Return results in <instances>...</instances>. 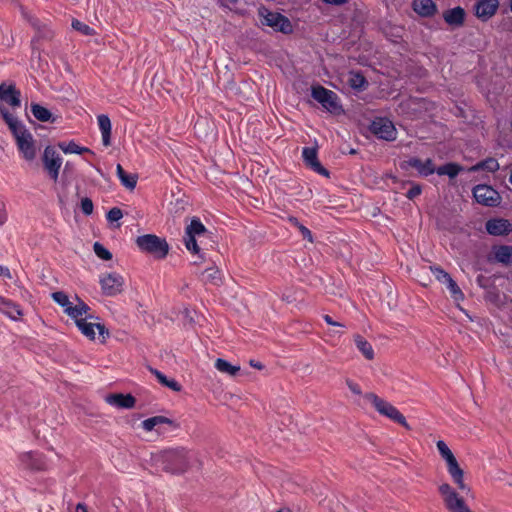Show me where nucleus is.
<instances>
[{
    "label": "nucleus",
    "instance_id": "nucleus-3",
    "mask_svg": "<svg viewBox=\"0 0 512 512\" xmlns=\"http://www.w3.org/2000/svg\"><path fill=\"white\" fill-rule=\"evenodd\" d=\"M364 397L374 406L379 414L404 426L405 428H409L404 415L391 403L385 401L374 393H366Z\"/></svg>",
    "mask_w": 512,
    "mask_h": 512
},
{
    "label": "nucleus",
    "instance_id": "nucleus-44",
    "mask_svg": "<svg viewBox=\"0 0 512 512\" xmlns=\"http://www.w3.org/2000/svg\"><path fill=\"white\" fill-rule=\"evenodd\" d=\"M437 449L442 456V458L447 461L448 459L454 457L452 451L449 449L447 444L443 440H439L436 444Z\"/></svg>",
    "mask_w": 512,
    "mask_h": 512
},
{
    "label": "nucleus",
    "instance_id": "nucleus-56",
    "mask_svg": "<svg viewBox=\"0 0 512 512\" xmlns=\"http://www.w3.org/2000/svg\"><path fill=\"white\" fill-rule=\"evenodd\" d=\"M349 0H322L325 4L328 5H334V6H341L348 2Z\"/></svg>",
    "mask_w": 512,
    "mask_h": 512
},
{
    "label": "nucleus",
    "instance_id": "nucleus-46",
    "mask_svg": "<svg viewBox=\"0 0 512 512\" xmlns=\"http://www.w3.org/2000/svg\"><path fill=\"white\" fill-rule=\"evenodd\" d=\"M93 202L90 198L85 197L81 200V210L85 215H91L93 212Z\"/></svg>",
    "mask_w": 512,
    "mask_h": 512
},
{
    "label": "nucleus",
    "instance_id": "nucleus-50",
    "mask_svg": "<svg viewBox=\"0 0 512 512\" xmlns=\"http://www.w3.org/2000/svg\"><path fill=\"white\" fill-rule=\"evenodd\" d=\"M155 418H156L157 426H160L162 424H167V425L173 426L174 428L177 427L175 422L170 418H167L165 416H155Z\"/></svg>",
    "mask_w": 512,
    "mask_h": 512
},
{
    "label": "nucleus",
    "instance_id": "nucleus-14",
    "mask_svg": "<svg viewBox=\"0 0 512 512\" xmlns=\"http://www.w3.org/2000/svg\"><path fill=\"white\" fill-rule=\"evenodd\" d=\"M0 115L5 123L8 125L11 133L13 134L15 141H18L21 136H26L30 131L26 128V126L19 121L15 116H13L7 108L0 105Z\"/></svg>",
    "mask_w": 512,
    "mask_h": 512
},
{
    "label": "nucleus",
    "instance_id": "nucleus-18",
    "mask_svg": "<svg viewBox=\"0 0 512 512\" xmlns=\"http://www.w3.org/2000/svg\"><path fill=\"white\" fill-rule=\"evenodd\" d=\"M499 7L498 0H479L475 4V15L482 21L489 20Z\"/></svg>",
    "mask_w": 512,
    "mask_h": 512
},
{
    "label": "nucleus",
    "instance_id": "nucleus-40",
    "mask_svg": "<svg viewBox=\"0 0 512 512\" xmlns=\"http://www.w3.org/2000/svg\"><path fill=\"white\" fill-rule=\"evenodd\" d=\"M445 285H446L447 289L449 290L451 297L455 301L458 302V301L464 300L463 292L461 291V289L459 288L457 283L452 279V277L447 281V283Z\"/></svg>",
    "mask_w": 512,
    "mask_h": 512
},
{
    "label": "nucleus",
    "instance_id": "nucleus-60",
    "mask_svg": "<svg viewBox=\"0 0 512 512\" xmlns=\"http://www.w3.org/2000/svg\"><path fill=\"white\" fill-rule=\"evenodd\" d=\"M288 221L291 225H293L294 227H297L298 229L303 225L300 223V221L296 217H293V216L289 217Z\"/></svg>",
    "mask_w": 512,
    "mask_h": 512
},
{
    "label": "nucleus",
    "instance_id": "nucleus-17",
    "mask_svg": "<svg viewBox=\"0 0 512 512\" xmlns=\"http://www.w3.org/2000/svg\"><path fill=\"white\" fill-rule=\"evenodd\" d=\"M21 93L14 84H0V100L7 103L11 107H20Z\"/></svg>",
    "mask_w": 512,
    "mask_h": 512
},
{
    "label": "nucleus",
    "instance_id": "nucleus-58",
    "mask_svg": "<svg viewBox=\"0 0 512 512\" xmlns=\"http://www.w3.org/2000/svg\"><path fill=\"white\" fill-rule=\"evenodd\" d=\"M0 276L11 279V273L8 267L0 265Z\"/></svg>",
    "mask_w": 512,
    "mask_h": 512
},
{
    "label": "nucleus",
    "instance_id": "nucleus-11",
    "mask_svg": "<svg viewBox=\"0 0 512 512\" xmlns=\"http://www.w3.org/2000/svg\"><path fill=\"white\" fill-rule=\"evenodd\" d=\"M99 283L104 295L116 296L123 290L124 279L120 274L112 272L102 275L99 279Z\"/></svg>",
    "mask_w": 512,
    "mask_h": 512
},
{
    "label": "nucleus",
    "instance_id": "nucleus-31",
    "mask_svg": "<svg viewBox=\"0 0 512 512\" xmlns=\"http://www.w3.org/2000/svg\"><path fill=\"white\" fill-rule=\"evenodd\" d=\"M349 86L356 91H363L368 86V81L361 72L351 71L348 78Z\"/></svg>",
    "mask_w": 512,
    "mask_h": 512
},
{
    "label": "nucleus",
    "instance_id": "nucleus-28",
    "mask_svg": "<svg viewBox=\"0 0 512 512\" xmlns=\"http://www.w3.org/2000/svg\"><path fill=\"white\" fill-rule=\"evenodd\" d=\"M494 259L503 265H512V246L500 245L493 249Z\"/></svg>",
    "mask_w": 512,
    "mask_h": 512
},
{
    "label": "nucleus",
    "instance_id": "nucleus-54",
    "mask_svg": "<svg viewBox=\"0 0 512 512\" xmlns=\"http://www.w3.org/2000/svg\"><path fill=\"white\" fill-rule=\"evenodd\" d=\"M7 220V213L5 209V204L0 201V226L3 225Z\"/></svg>",
    "mask_w": 512,
    "mask_h": 512
},
{
    "label": "nucleus",
    "instance_id": "nucleus-39",
    "mask_svg": "<svg viewBox=\"0 0 512 512\" xmlns=\"http://www.w3.org/2000/svg\"><path fill=\"white\" fill-rule=\"evenodd\" d=\"M204 277L206 282L212 283L214 285H219L221 282V273L220 270L216 267L207 268L204 271Z\"/></svg>",
    "mask_w": 512,
    "mask_h": 512
},
{
    "label": "nucleus",
    "instance_id": "nucleus-63",
    "mask_svg": "<svg viewBox=\"0 0 512 512\" xmlns=\"http://www.w3.org/2000/svg\"><path fill=\"white\" fill-rule=\"evenodd\" d=\"M76 512H88L87 506L84 503H78L76 506Z\"/></svg>",
    "mask_w": 512,
    "mask_h": 512
},
{
    "label": "nucleus",
    "instance_id": "nucleus-61",
    "mask_svg": "<svg viewBox=\"0 0 512 512\" xmlns=\"http://www.w3.org/2000/svg\"><path fill=\"white\" fill-rule=\"evenodd\" d=\"M477 281V284L482 287V288H485L486 287V281L487 279L483 276V275H479L476 279Z\"/></svg>",
    "mask_w": 512,
    "mask_h": 512
},
{
    "label": "nucleus",
    "instance_id": "nucleus-48",
    "mask_svg": "<svg viewBox=\"0 0 512 512\" xmlns=\"http://www.w3.org/2000/svg\"><path fill=\"white\" fill-rule=\"evenodd\" d=\"M142 427L145 431H152L153 429H155V427H157V424H156V418L155 416L154 417H150L148 419H145L143 422H142Z\"/></svg>",
    "mask_w": 512,
    "mask_h": 512
},
{
    "label": "nucleus",
    "instance_id": "nucleus-10",
    "mask_svg": "<svg viewBox=\"0 0 512 512\" xmlns=\"http://www.w3.org/2000/svg\"><path fill=\"white\" fill-rule=\"evenodd\" d=\"M62 157L57 153L54 147L47 146L44 149L42 162L44 169L47 171L50 179L57 182L59 171L62 166Z\"/></svg>",
    "mask_w": 512,
    "mask_h": 512
},
{
    "label": "nucleus",
    "instance_id": "nucleus-19",
    "mask_svg": "<svg viewBox=\"0 0 512 512\" xmlns=\"http://www.w3.org/2000/svg\"><path fill=\"white\" fill-rule=\"evenodd\" d=\"M16 145L25 160L32 161L35 159L36 146L31 132L24 137L21 136L19 140L16 141Z\"/></svg>",
    "mask_w": 512,
    "mask_h": 512
},
{
    "label": "nucleus",
    "instance_id": "nucleus-13",
    "mask_svg": "<svg viewBox=\"0 0 512 512\" xmlns=\"http://www.w3.org/2000/svg\"><path fill=\"white\" fill-rule=\"evenodd\" d=\"M302 158L306 167L319 175L329 177L330 172L320 163L318 151L315 147H304L302 149Z\"/></svg>",
    "mask_w": 512,
    "mask_h": 512
},
{
    "label": "nucleus",
    "instance_id": "nucleus-29",
    "mask_svg": "<svg viewBox=\"0 0 512 512\" xmlns=\"http://www.w3.org/2000/svg\"><path fill=\"white\" fill-rule=\"evenodd\" d=\"M464 170V167L456 162H448L444 165L436 167L435 173L439 176H448L450 179H453L458 176L460 172Z\"/></svg>",
    "mask_w": 512,
    "mask_h": 512
},
{
    "label": "nucleus",
    "instance_id": "nucleus-43",
    "mask_svg": "<svg viewBox=\"0 0 512 512\" xmlns=\"http://www.w3.org/2000/svg\"><path fill=\"white\" fill-rule=\"evenodd\" d=\"M93 250L96 256L102 260L108 261L112 259V253L99 242L94 243Z\"/></svg>",
    "mask_w": 512,
    "mask_h": 512
},
{
    "label": "nucleus",
    "instance_id": "nucleus-38",
    "mask_svg": "<svg viewBox=\"0 0 512 512\" xmlns=\"http://www.w3.org/2000/svg\"><path fill=\"white\" fill-rule=\"evenodd\" d=\"M52 298L64 309L65 313H67V309L73 304V302L69 300L68 295L62 291H56L52 293Z\"/></svg>",
    "mask_w": 512,
    "mask_h": 512
},
{
    "label": "nucleus",
    "instance_id": "nucleus-33",
    "mask_svg": "<svg viewBox=\"0 0 512 512\" xmlns=\"http://www.w3.org/2000/svg\"><path fill=\"white\" fill-rule=\"evenodd\" d=\"M58 147L65 153V154H82V153H89L91 155H94V152L90 150L87 147H81L79 146L75 141L71 140L68 143L66 142H60L58 143Z\"/></svg>",
    "mask_w": 512,
    "mask_h": 512
},
{
    "label": "nucleus",
    "instance_id": "nucleus-41",
    "mask_svg": "<svg viewBox=\"0 0 512 512\" xmlns=\"http://www.w3.org/2000/svg\"><path fill=\"white\" fill-rule=\"evenodd\" d=\"M72 28L85 36H92L95 34V30L89 25L81 22L80 20L73 19Z\"/></svg>",
    "mask_w": 512,
    "mask_h": 512
},
{
    "label": "nucleus",
    "instance_id": "nucleus-27",
    "mask_svg": "<svg viewBox=\"0 0 512 512\" xmlns=\"http://www.w3.org/2000/svg\"><path fill=\"white\" fill-rule=\"evenodd\" d=\"M98 126L102 135V143L104 146L111 145V129L112 124L108 115L100 114L97 116Z\"/></svg>",
    "mask_w": 512,
    "mask_h": 512
},
{
    "label": "nucleus",
    "instance_id": "nucleus-52",
    "mask_svg": "<svg viewBox=\"0 0 512 512\" xmlns=\"http://www.w3.org/2000/svg\"><path fill=\"white\" fill-rule=\"evenodd\" d=\"M346 383H347V386H348L349 390L352 393H354L356 395H360L362 393L361 388H360V386L357 383H355V382H353L351 380H347Z\"/></svg>",
    "mask_w": 512,
    "mask_h": 512
},
{
    "label": "nucleus",
    "instance_id": "nucleus-59",
    "mask_svg": "<svg viewBox=\"0 0 512 512\" xmlns=\"http://www.w3.org/2000/svg\"><path fill=\"white\" fill-rule=\"evenodd\" d=\"M249 364H250L251 367L256 368L258 370H262L264 368V365L261 362L256 361L254 359H251L249 361Z\"/></svg>",
    "mask_w": 512,
    "mask_h": 512
},
{
    "label": "nucleus",
    "instance_id": "nucleus-26",
    "mask_svg": "<svg viewBox=\"0 0 512 512\" xmlns=\"http://www.w3.org/2000/svg\"><path fill=\"white\" fill-rule=\"evenodd\" d=\"M413 10L421 17H432L437 12V6L433 0H414Z\"/></svg>",
    "mask_w": 512,
    "mask_h": 512
},
{
    "label": "nucleus",
    "instance_id": "nucleus-55",
    "mask_svg": "<svg viewBox=\"0 0 512 512\" xmlns=\"http://www.w3.org/2000/svg\"><path fill=\"white\" fill-rule=\"evenodd\" d=\"M323 319L325 320V322L331 326H336V327H344V325L342 323H339V322H336L332 319L331 316L329 315H324L323 316Z\"/></svg>",
    "mask_w": 512,
    "mask_h": 512
},
{
    "label": "nucleus",
    "instance_id": "nucleus-6",
    "mask_svg": "<svg viewBox=\"0 0 512 512\" xmlns=\"http://www.w3.org/2000/svg\"><path fill=\"white\" fill-rule=\"evenodd\" d=\"M262 25L271 27L276 32L290 34L293 31L290 20L278 12H272L265 7L259 9Z\"/></svg>",
    "mask_w": 512,
    "mask_h": 512
},
{
    "label": "nucleus",
    "instance_id": "nucleus-20",
    "mask_svg": "<svg viewBox=\"0 0 512 512\" xmlns=\"http://www.w3.org/2000/svg\"><path fill=\"white\" fill-rule=\"evenodd\" d=\"M446 463H447L448 473L450 474V476L453 479L454 483L458 486V488L461 491L469 492L470 488L464 483V479H463L464 472L460 468V466H459L455 456L450 458V459H448L446 461Z\"/></svg>",
    "mask_w": 512,
    "mask_h": 512
},
{
    "label": "nucleus",
    "instance_id": "nucleus-53",
    "mask_svg": "<svg viewBox=\"0 0 512 512\" xmlns=\"http://www.w3.org/2000/svg\"><path fill=\"white\" fill-rule=\"evenodd\" d=\"M165 387H168L175 392H179L182 389L181 385L175 379H169Z\"/></svg>",
    "mask_w": 512,
    "mask_h": 512
},
{
    "label": "nucleus",
    "instance_id": "nucleus-64",
    "mask_svg": "<svg viewBox=\"0 0 512 512\" xmlns=\"http://www.w3.org/2000/svg\"><path fill=\"white\" fill-rule=\"evenodd\" d=\"M509 182L512 184V169H511V173H510V176H509Z\"/></svg>",
    "mask_w": 512,
    "mask_h": 512
},
{
    "label": "nucleus",
    "instance_id": "nucleus-62",
    "mask_svg": "<svg viewBox=\"0 0 512 512\" xmlns=\"http://www.w3.org/2000/svg\"><path fill=\"white\" fill-rule=\"evenodd\" d=\"M222 4L226 7L234 6L238 3L239 0H221Z\"/></svg>",
    "mask_w": 512,
    "mask_h": 512
},
{
    "label": "nucleus",
    "instance_id": "nucleus-37",
    "mask_svg": "<svg viewBox=\"0 0 512 512\" xmlns=\"http://www.w3.org/2000/svg\"><path fill=\"white\" fill-rule=\"evenodd\" d=\"M88 319H80L78 323L76 324L78 329L81 331L83 335H85L87 338L93 340L95 338V324L91 322H87Z\"/></svg>",
    "mask_w": 512,
    "mask_h": 512
},
{
    "label": "nucleus",
    "instance_id": "nucleus-57",
    "mask_svg": "<svg viewBox=\"0 0 512 512\" xmlns=\"http://www.w3.org/2000/svg\"><path fill=\"white\" fill-rule=\"evenodd\" d=\"M95 328H97L99 334L101 336H104V335H109V332L108 330L105 328V325L104 324H101V323H96L95 324Z\"/></svg>",
    "mask_w": 512,
    "mask_h": 512
},
{
    "label": "nucleus",
    "instance_id": "nucleus-8",
    "mask_svg": "<svg viewBox=\"0 0 512 512\" xmlns=\"http://www.w3.org/2000/svg\"><path fill=\"white\" fill-rule=\"evenodd\" d=\"M472 195L478 204L486 207H496L501 202L499 192L492 186L478 184L472 189Z\"/></svg>",
    "mask_w": 512,
    "mask_h": 512
},
{
    "label": "nucleus",
    "instance_id": "nucleus-1",
    "mask_svg": "<svg viewBox=\"0 0 512 512\" xmlns=\"http://www.w3.org/2000/svg\"><path fill=\"white\" fill-rule=\"evenodd\" d=\"M136 244L142 252L151 254L157 259H164L168 255L170 249L167 241L155 234L138 236Z\"/></svg>",
    "mask_w": 512,
    "mask_h": 512
},
{
    "label": "nucleus",
    "instance_id": "nucleus-23",
    "mask_svg": "<svg viewBox=\"0 0 512 512\" xmlns=\"http://www.w3.org/2000/svg\"><path fill=\"white\" fill-rule=\"evenodd\" d=\"M76 304H72L71 307L67 309V315L75 320V323L77 324L80 319H92L93 316L89 314L90 307L82 301L77 296L75 297Z\"/></svg>",
    "mask_w": 512,
    "mask_h": 512
},
{
    "label": "nucleus",
    "instance_id": "nucleus-5",
    "mask_svg": "<svg viewBox=\"0 0 512 512\" xmlns=\"http://www.w3.org/2000/svg\"><path fill=\"white\" fill-rule=\"evenodd\" d=\"M207 229L198 217H193L189 225L185 228L184 245L186 249L194 255H198L201 259L200 247L197 244L196 237H200L207 233Z\"/></svg>",
    "mask_w": 512,
    "mask_h": 512
},
{
    "label": "nucleus",
    "instance_id": "nucleus-34",
    "mask_svg": "<svg viewBox=\"0 0 512 512\" xmlns=\"http://www.w3.org/2000/svg\"><path fill=\"white\" fill-rule=\"evenodd\" d=\"M117 176L123 186L128 189H134L137 184V176L132 174H127L123 167L118 164L116 167Z\"/></svg>",
    "mask_w": 512,
    "mask_h": 512
},
{
    "label": "nucleus",
    "instance_id": "nucleus-9",
    "mask_svg": "<svg viewBox=\"0 0 512 512\" xmlns=\"http://www.w3.org/2000/svg\"><path fill=\"white\" fill-rule=\"evenodd\" d=\"M369 130L381 140L390 142L397 138V130L393 122L386 117H376L371 122Z\"/></svg>",
    "mask_w": 512,
    "mask_h": 512
},
{
    "label": "nucleus",
    "instance_id": "nucleus-45",
    "mask_svg": "<svg viewBox=\"0 0 512 512\" xmlns=\"http://www.w3.org/2000/svg\"><path fill=\"white\" fill-rule=\"evenodd\" d=\"M123 217L122 210L118 207L111 208L107 214L106 218L109 222H117Z\"/></svg>",
    "mask_w": 512,
    "mask_h": 512
},
{
    "label": "nucleus",
    "instance_id": "nucleus-21",
    "mask_svg": "<svg viewBox=\"0 0 512 512\" xmlns=\"http://www.w3.org/2000/svg\"><path fill=\"white\" fill-rule=\"evenodd\" d=\"M446 463H447L448 473L450 474V476L453 479L454 483L458 486V488L461 491L469 492L470 488L464 483V479H463L464 472L460 468V466H459L455 456L450 458V459H448L446 461Z\"/></svg>",
    "mask_w": 512,
    "mask_h": 512
},
{
    "label": "nucleus",
    "instance_id": "nucleus-22",
    "mask_svg": "<svg viewBox=\"0 0 512 512\" xmlns=\"http://www.w3.org/2000/svg\"><path fill=\"white\" fill-rule=\"evenodd\" d=\"M466 17L465 10L460 7H454L451 9H447L443 12V19L447 25L452 28H460L464 25Z\"/></svg>",
    "mask_w": 512,
    "mask_h": 512
},
{
    "label": "nucleus",
    "instance_id": "nucleus-42",
    "mask_svg": "<svg viewBox=\"0 0 512 512\" xmlns=\"http://www.w3.org/2000/svg\"><path fill=\"white\" fill-rule=\"evenodd\" d=\"M430 271L433 274V276L435 277V279L444 285L451 278L450 274L447 273L440 266H430Z\"/></svg>",
    "mask_w": 512,
    "mask_h": 512
},
{
    "label": "nucleus",
    "instance_id": "nucleus-25",
    "mask_svg": "<svg viewBox=\"0 0 512 512\" xmlns=\"http://www.w3.org/2000/svg\"><path fill=\"white\" fill-rule=\"evenodd\" d=\"M106 402L117 408L130 409L135 405V397L131 394L115 393L106 396Z\"/></svg>",
    "mask_w": 512,
    "mask_h": 512
},
{
    "label": "nucleus",
    "instance_id": "nucleus-24",
    "mask_svg": "<svg viewBox=\"0 0 512 512\" xmlns=\"http://www.w3.org/2000/svg\"><path fill=\"white\" fill-rule=\"evenodd\" d=\"M0 312L13 321L19 320L23 316V310L20 305L10 299L0 296Z\"/></svg>",
    "mask_w": 512,
    "mask_h": 512
},
{
    "label": "nucleus",
    "instance_id": "nucleus-32",
    "mask_svg": "<svg viewBox=\"0 0 512 512\" xmlns=\"http://www.w3.org/2000/svg\"><path fill=\"white\" fill-rule=\"evenodd\" d=\"M354 342L357 349L363 354L367 360L374 359V349L372 345L361 335L354 336Z\"/></svg>",
    "mask_w": 512,
    "mask_h": 512
},
{
    "label": "nucleus",
    "instance_id": "nucleus-30",
    "mask_svg": "<svg viewBox=\"0 0 512 512\" xmlns=\"http://www.w3.org/2000/svg\"><path fill=\"white\" fill-rule=\"evenodd\" d=\"M499 169V163L495 158L489 157L482 161H479L475 165L471 166L468 171L469 172H478L481 170H485L488 172H496Z\"/></svg>",
    "mask_w": 512,
    "mask_h": 512
},
{
    "label": "nucleus",
    "instance_id": "nucleus-47",
    "mask_svg": "<svg viewBox=\"0 0 512 512\" xmlns=\"http://www.w3.org/2000/svg\"><path fill=\"white\" fill-rule=\"evenodd\" d=\"M422 193V187L419 184H412L411 188L407 191L406 197L413 200Z\"/></svg>",
    "mask_w": 512,
    "mask_h": 512
},
{
    "label": "nucleus",
    "instance_id": "nucleus-49",
    "mask_svg": "<svg viewBox=\"0 0 512 512\" xmlns=\"http://www.w3.org/2000/svg\"><path fill=\"white\" fill-rule=\"evenodd\" d=\"M151 373L157 378L160 384L165 386L169 378L157 369L150 368Z\"/></svg>",
    "mask_w": 512,
    "mask_h": 512
},
{
    "label": "nucleus",
    "instance_id": "nucleus-7",
    "mask_svg": "<svg viewBox=\"0 0 512 512\" xmlns=\"http://www.w3.org/2000/svg\"><path fill=\"white\" fill-rule=\"evenodd\" d=\"M439 492L443 497L445 507L450 512H472L464 499L447 483L440 485Z\"/></svg>",
    "mask_w": 512,
    "mask_h": 512
},
{
    "label": "nucleus",
    "instance_id": "nucleus-4",
    "mask_svg": "<svg viewBox=\"0 0 512 512\" xmlns=\"http://www.w3.org/2000/svg\"><path fill=\"white\" fill-rule=\"evenodd\" d=\"M311 95L313 99L319 102L326 111L335 115L343 112L342 105L339 102V97L334 91L318 85L312 87Z\"/></svg>",
    "mask_w": 512,
    "mask_h": 512
},
{
    "label": "nucleus",
    "instance_id": "nucleus-12",
    "mask_svg": "<svg viewBox=\"0 0 512 512\" xmlns=\"http://www.w3.org/2000/svg\"><path fill=\"white\" fill-rule=\"evenodd\" d=\"M400 167L403 170H409L410 168L415 169L419 176L428 177L435 173L436 167L432 159L427 158L422 160L418 157H411L400 163Z\"/></svg>",
    "mask_w": 512,
    "mask_h": 512
},
{
    "label": "nucleus",
    "instance_id": "nucleus-15",
    "mask_svg": "<svg viewBox=\"0 0 512 512\" xmlns=\"http://www.w3.org/2000/svg\"><path fill=\"white\" fill-rule=\"evenodd\" d=\"M485 229L492 236H506L512 232V222L504 218H491L486 221Z\"/></svg>",
    "mask_w": 512,
    "mask_h": 512
},
{
    "label": "nucleus",
    "instance_id": "nucleus-2",
    "mask_svg": "<svg viewBox=\"0 0 512 512\" xmlns=\"http://www.w3.org/2000/svg\"><path fill=\"white\" fill-rule=\"evenodd\" d=\"M160 461L165 471L183 473L188 467V453L184 448L166 450L160 455Z\"/></svg>",
    "mask_w": 512,
    "mask_h": 512
},
{
    "label": "nucleus",
    "instance_id": "nucleus-51",
    "mask_svg": "<svg viewBox=\"0 0 512 512\" xmlns=\"http://www.w3.org/2000/svg\"><path fill=\"white\" fill-rule=\"evenodd\" d=\"M299 231H300L303 239L308 240L309 242H313L312 232L306 226L302 225L299 228Z\"/></svg>",
    "mask_w": 512,
    "mask_h": 512
},
{
    "label": "nucleus",
    "instance_id": "nucleus-36",
    "mask_svg": "<svg viewBox=\"0 0 512 512\" xmlns=\"http://www.w3.org/2000/svg\"><path fill=\"white\" fill-rule=\"evenodd\" d=\"M31 112L33 116L41 122H47L52 117L51 112L40 104H32Z\"/></svg>",
    "mask_w": 512,
    "mask_h": 512
},
{
    "label": "nucleus",
    "instance_id": "nucleus-35",
    "mask_svg": "<svg viewBox=\"0 0 512 512\" xmlns=\"http://www.w3.org/2000/svg\"><path fill=\"white\" fill-rule=\"evenodd\" d=\"M215 368L222 372L231 376H235L240 371V366L232 365L230 362L218 358L215 362Z\"/></svg>",
    "mask_w": 512,
    "mask_h": 512
},
{
    "label": "nucleus",
    "instance_id": "nucleus-16",
    "mask_svg": "<svg viewBox=\"0 0 512 512\" xmlns=\"http://www.w3.org/2000/svg\"><path fill=\"white\" fill-rule=\"evenodd\" d=\"M20 464L25 469L30 470H43L46 466L45 460L39 452H24L19 456Z\"/></svg>",
    "mask_w": 512,
    "mask_h": 512
}]
</instances>
